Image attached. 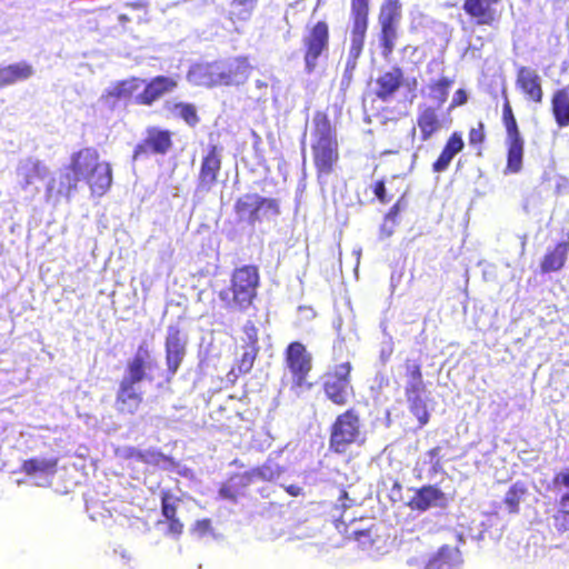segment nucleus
Returning a JSON list of instances; mask_svg holds the SVG:
<instances>
[{"instance_id":"nucleus-25","label":"nucleus","mask_w":569,"mask_h":569,"mask_svg":"<svg viewBox=\"0 0 569 569\" xmlns=\"http://www.w3.org/2000/svg\"><path fill=\"white\" fill-rule=\"evenodd\" d=\"M403 82V72L400 67H392L376 79V97L381 101L390 100Z\"/></svg>"},{"instance_id":"nucleus-55","label":"nucleus","mask_w":569,"mask_h":569,"mask_svg":"<svg viewBox=\"0 0 569 569\" xmlns=\"http://www.w3.org/2000/svg\"><path fill=\"white\" fill-rule=\"evenodd\" d=\"M126 7L133 9V10H140V9H144L147 7V3L142 2V1H133V2H127Z\"/></svg>"},{"instance_id":"nucleus-29","label":"nucleus","mask_w":569,"mask_h":569,"mask_svg":"<svg viewBox=\"0 0 569 569\" xmlns=\"http://www.w3.org/2000/svg\"><path fill=\"white\" fill-rule=\"evenodd\" d=\"M59 458H29L22 461L20 471L28 477H53L58 471Z\"/></svg>"},{"instance_id":"nucleus-10","label":"nucleus","mask_w":569,"mask_h":569,"mask_svg":"<svg viewBox=\"0 0 569 569\" xmlns=\"http://www.w3.org/2000/svg\"><path fill=\"white\" fill-rule=\"evenodd\" d=\"M233 210L239 220L246 221L250 226L280 213L277 199L261 197L258 193H246L239 197L234 202Z\"/></svg>"},{"instance_id":"nucleus-6","label":"nucleus","mask_w":569,"mask_h":569,"mask_svg":"<svg viewBox=\"0 0 569 569\" xmlns=\"http://www.w3.org/2000/svg\"><path fill=\"white\" fill-rule=\"evenodd\" d=\"M405 369V397L408 409L418 420L419 428L425 427L430 420V412L427 405L426 383L423 381L422 365L418 359H406Z\"/></svg>"},{"instance_id":"nucleus-41","label":"nucleus","mask_w":569,"mask_h":569,"mask_svg":"<svg viewBox=\"0 0 569 569\" xmlns=\"http://www.w3.org/2000/svg\"><path fill=\"white\" fill-rule=\"evenodd\" d=\"M178 501H180V499L169 490H162L160 492L161 515L164 519L178 516Z\"/></svg>"},{"instance_id":"nucleus-53","label":"nucleus","mask_w":569,"mask_h":569,"mask_svg":"<svg viewBox=\"0 0 569 569\" xmlns=\"http://www.w3.org/2000/svg\"><path fill=\"white\" fill-rule=\"evenodd\" d=\"M284 490L291 497H299V496H301L303 493L302 488L300 486H298V485L286 486Z\"/></svg>"},{"instance_id":"nucleus-49","label":"nucleus","mask_w":569,"mask_h":569,"mask_svg":"<svg viewBox=\"0 0 569 569\" xmlns=\"http://www.w3.org/2000/svg\"><path fill=\"white\" fill-rule=\"evenodd\" d=\"M467 100H468L467 92L463 89H458L455 92L453 98L451 100L450 109H455L457 107L465 104L467 102Z\"/></svg>"},{"instance_id":"nucleus-11","label":"nucleus","mask_w":569,"mask_h":569,"mask_svg":"<svg viewBox=\"0 0 569 569\" xmlns=\"http://www.w3.org/2000/svg\"><path fill=\"white\" fill-rule=\"evenodd\" d=\"M401 19L402 3L400 0H385L380 4L378 12L379 44L385 58L390 57L395 50Z\"/></svg>"},{"instance_id":"nucleus-20","label":"nucleus","mask_w":569,"mask_h":569,"mask_svg":"<svg viewBox=\"0 0 569 569\" xmlns=\"http://www.w3.org/2000/svg\"><path fill=\"white\" fill-rule=\"evenodd\" d=\"M516 87L527 101L537 104L542 102L543 89L541 78L535 69L525 66L519 67L516 71Z\"/></svg>"},{"instance_id":"nucleus-40","label":"nucleus","mask_w":569,"mask_h":569,"mask_svg":"<svg viewBox=\"0 0 569 569\" xmlns=\"http://www.w3.org/2000/svg\"><path fill=\"white\" fill-rule=\"evenodd\" d=\"M487 139L486 126L482 121H478L475 127H471L468 131L469 146L476 149L477 154H482V147Z\"/></svg>"},{"instance_id":"nucleus-17","label":"nucleus","mask_w":569,"mask_h":569,"mask_svg":"<svg viewBox=\"0 0 569 569\" xmlns=\"http://www.w3.org/2000/svg\"><path fill=\"white\" fill-rule=\"evenodd\" d=\"M168 381L179 370L187 352V338L178 326H169L164 340Z\"/></svg>"},{"instance_id":"nucleus-9","label":"nucleus","mask_w":569,"mask_h":569,"mask_svg":"<svg viewBox=\"0 0 569 569\" xmlns=\"http://www.w3.org/2000/svg\"><path fill=\"white\" fill-rule=\"evenodd\" d=\"M330 46V27L326 20H318L307 27L302 38L305 71L312 73L319 64V59L327 56Z\"/></svg>"},{"instance_id":"nucleus-51","label":"nucleus","mask_w":569,"mask_h":569,"mask_svg":"<svg viewBox=\"0 0 569 569\" xmlns=\"http://www.w3.org/2000/svg\"><path fill=\"white\" fill-rule=\"evenodd\" d=\"M401 210V199H399L386 213L387 220L395 221Z\"/></svg>"},{"instance_id":"nucleus-16","label":"nucleus","mask_w":569,"mask_h":569,"mask_svg":"<svg viewBox=\"0 0 569 569\" xmlns=\"http://www.w3.org/2000/svg\"><path fill=\"white\" fill-rule=\"evenodd\" d=\"M244 338L237 347L238 357L234 366L240 375L249 373L260 351L258 328L252 321H247L242 327Z\"/></svg>"},{"instance_id":"nucleus-47","label":"nucleus","mask_w":569,"mask_h":569,"mask_svg":"<svg viewBox=\"0 0 569 569\" xmlns=\"http://www.w3.org/2000/svg\"><path fill=\"white\" fill-rule=\"evenodd\" d=\"M426 569H449V563L442 559L441 551L435 555L426 565Z\"/></svg>"},{"instance_id":"nucleus-8","label":"nucleus","mask_w":569,"mask_h":569,"mask_svg":"<svg viewBox=\"0 0 569 569\" xmlns=\"http://www.w3.org/2000/svg\"><path fill=\"white\" fill-rule=\"evenodd\" d=\"M502 123L506 129L507 162L505 171L507 173H518L522 169L525 153V140L521 137L517 119L513 114L506 90L502 91Z\"/></svg>"},{"instance_id":"nucleus-31","label":"nucleus","mask_w":569,"mask_h":569,"mask_svg":"<svg viewBox=\"0 0 569 569\" xmlns=\"http://www.w3.org/2000/svg\"><path fill=\"white\" fill-rule=\"evenodd\" d=\"M551 113L559 128L569 126V86L557 89L550 101Z\"/></svg>"},{"instance_id":"nucleus-32","label":"nucleus","mask_w":569,"mask_h":569,"mask_svg":"<svg viewBox=\"0 0 569 569\" xmlns=\"http://www.w3.org/2000/svg\"><path fill=\"white\" fill-rule=\"evenodd\" d=\"M417 126L420 131V140L428 141L441 129V120L437 110L432 107L423 108L417 117Z\"/></svg>"},{"instance_id":"nucleus-38","label":"nucleus","mask_w":569,"mask_h":569,"mask_svg":"<svg viewBox=\"0 0 569 569\" xmlns=\"http://www.w3.org/2000/svg\"><path fill=\"white\" fill-rule=\"evenodd\" d=\"M453 84V79L449 77H440L430 82L429 90L431 98L439 104H443L448 99L449 89Z\"/></svg>"},{"instance_id":"nucleus-56","label":"nucleus","mask_w":569,"mask_h":569,"mask_svg":"<svg viewBox=\"0 0 569 569\" xmlns=\"http://www.w3.org/2000/svg\"><path fill=\"white\" fill-rule=\"evenodd\" d=\"M120 20H121V21H127V20H128V18H127L126 16H120Z\"/></svg>"},{"instance_id":"nucleus-54","label":"nucleus","mask_w":569,"mask_h":569,"mask_svg":"<svg viewBox=\"0 0 569 569\" xmlns=\"http://www.w3.org/2000/svg\"><path fill=\"white\" fill-rule=\"evenodd\" d=\"M353 538L358 541H362V537H367L369 538V541L370 542H373L372 538H371V529H366V530H358V531H355L352 533Z\"/></svg>"},{"instance_id":"nucleus-12","label":"nucleus","mask_w":569,"mask_h":569,"mask_svg":"<svg viewBox=\"0 0 569 569\" xmlns=\"http://www.w3.org/2000/svg\"><path fill=\"white\" fill-rule=\"evenodd\" d=\"M222 169V147L218 144H208L201 157L197 191L208 193L218 183Z\"/></svg>"},{"instance_id":"nucleus-43","label":"nucleus","mask_w":569,"mask_h":569,"mask_svg":"<svg viewBox=\"0 0 569 569\" xmlns=\"http://www.w3.org/2000/svg\"><path fill=\"white\" fill-rule=\"evenodd\" d=\"M167 522L166 535L176 539L180 538L184 530V525L178 516L164 519Z\"/></svg>"},{"instance_id":"nucleus-42","label":"nucleus","mask_w":569,"mask_h":569,"mask_svg":"<svg viewBox=\"0 0 569 569\" xmlns=\"http://www.w3.org/2000/svg\"><path fill=\"white\" fill-rule=\"evenodd\" d=\"M180 119L183 120L189 127H196L200 122L197 107L193 103L187 102L184 109H182Z\"/></svg>"},{"instance_id":"nucleus-45","label":"nucleus","mask_w":569,"mask_h":569,"mask_svg":"<svg viewBox=\"0 0 569 569\" xmlns=\"http://www.w3.org/2000/svg\"><path fill=\"white\" fill-rule=\"evenodd\" d=\"M186 103L187 102L183 101H166L163 104V109L173 117L181 118V112L182 109H184Z\"/></svg>"},{"instance_id":"nucleus-27","label":"nucleus","mask_w":569,"mask_h":569,"mask_svg":"<svg viewBox=\"0 0 569 569\" xmlns=\"http://www.w3.org/2000/svg\"><path fill=\"white\" fill-rule=\"evenodd\" d=\"M569 256V241H560L549 248L540 260V271L551 273L560 271Z\"/></svg>"},{"instance_id":"nucleus-21","label":"nucleus","mask_w":569,"mask_h":569,"mask_svg":"<svg viewBox=\"0 0 569 569\" xmlns=\"http://www.w3.org/2000/svg\"><path fill=\"white\" fill-rule=\"evenodd\" d=\"M151 353L148 348L143 345L138 347L134 356L128 360L126 365V375L121 379V382L138 386L141 381L149 379L148 370L151 369Z\"/></svg>"},{"instance_id":"nucleus-1","label":"nucleus","mask_w":569,"mask_h":569,"mask_svg":"<svg viewBox=\"0 0 569 569\" xmlns=\"http://www.w3.org/2000/svg\"><path fill=\"white\" fill-rule=\"evenodd\" d=\"M83 182L92 197H103L111 189L113 170L94 147H83L70 154L69 163L59 174L58 193L67 199Z\"/></svg>"},{"instance_id":"nucleus-46","label":"nucleus","mask_w":569,"mask_h":569,"mask_svg":"<svg viewBox=\"0 0 569 569\" xmlns=\"http://www.w3.org/2000/svg\"><path fill=\"white\" fill-rule=\"evenodd\" d=\"M440 452L441 448L439 446L433 447L428 450L427 455L430 457L431 463H432V470L435 472H438L442 469V463L440 460Z\"/></svg>"},{"instance_id":"nucleus-14","label":"nucleus","mask_w":569,"mask_h":569,"mask_svg":"<svg viewBox=\"0 0 569 569\" xmlns=\"http://www.w3.org/2000/svg\"><path fill=\"white\" fill-rule=\"evenodd\" d=\"M284 363L297 387H302L312 370V356L299 341L288 345L283 353Z\"/></svg>"},{"instance_id":"nucleus-28","label":"nucleus","mask_w":569,"mask_h":569,"mask_svg":"<svg viewBox=\"0 0 569 569\" xmlns=\"http://www.w3.org/2000/svg\"><path fill=\"white\" fill-rule=\"evenodd\" d=\"M463 148L465 142L462 140L461 134L459 132H452L447 139L440 154L432 163V171L437 173L446 171L449 168L456 154L461 152Z\"/></svg>"},{"instance_id":"nucleus-15","label":"nucleus","mask_w":569,"mask_h":569,"mask_svg":"<svg viewBox=\"0 0 569 569\" xmlns=\"http://www.w3.org/2000/svg\"><path fill=\"white\" fill-rule=\"evenodd\" d=\"M502 0H462V10L473 26L496 28L501 12L498 7Z\"/></svg>"},{"instance_id":"nucleus-34","label":"nucleus","mask_w":569,"mask_h":569,"mask_svg":"<svg viewBox=\"0 0 569 569\" xmlns=\"http://www.w3.org/2000/svg\"><path fill=\"white\" fill-rule=\"evenodd\" d=\"M142 82L144 80L137 77L117 81L106 90L103 97L113 100L129 99L140 88Z\"/></svg>"},{"instance_id":"nucleus-50","label":"nucleus","mask_w":569,"mask_h":569,"mask_svg":"<svg viewBox=\"0 0 569 569\" xmlns=\"http://www.w3.org/2000/svg\"><path fill=\"white\" fill-rule=\"evenodd\" d=\"M338 502L339 508L345 511L346 509L350 508L353 505V500L349 497L346 489H340L339 496H338Z\"/></svg>"},{"instance_id":"nucleus-30","label":"nucleus","mask_w":569,"mask_h":569,"mask_svg":"<svg viewBox=\"0 0 569 569\" xmlns=\"http://www.w3.org/2000/svg\"><path fill=\"white\" fill-rule=\"evenodd\" d=\"M34 73L32 64L20 61L0 68V89L26 81Z\"/></svg>"},{"instance_id":"nucleus-2","label":"nucleus","mask_w":569,"mask_h":569,"mask_svg":"<svg viewBox=\"0 0 569 569\" xmlns=\"http://www.w3.org/2000/svg\"><path fill=\"white\" fill-rule=\"evenodd\" d=\"M310 148L317 179L332 174L340 160L339 140L335 124L323 110L313 113Z\"/></svg>"},{"instance_id":"nucleus-37","label":"nucleus","mask_w":569,"mask_h":569,"mask_svg":"<svg viewBox=\"0 0 569 569\" xmlns=\"http://www.w3.org/2000/svg\"><path fill=\"white\" fill-rule=\"evenodd\" d=\"M527 493V488L521 482L513 483L506 492L503 502L509 513H518L520 510V502Z\"/></svg>"},{"instance_id":"nucleus-24","label":"nucleus","mask_w":569,"mask_h":569,"mask_svg":"<svg viewBox=\"0 0 569 569\" xmlns=\"http://www.w3.org/2000/svg\"><path fill=\"white\" fill-rule=\"evenodd\" d=\"M286 468L268 459L263 465L240 475V485L250 486L257 480L274 482L284 473Z\"/></svg>"},{"instance_id":"nucleus-36","label":"nucleus","mask_w":569,"mask_h":569,"mask_svg":"<svg viewBox=\"0 0 569 569\" xmlns=\"http://www.w3.org/2000/svg\"><path fill=\"white\" fill-rule=\"evenodd\" d=\"M552 519L557 530L569 531V491L560 496Z\"/></svg>"},{"instance_id":"nucleus-35","label":"nucleus","mask_w":569,"mask_h":569,"mask_svg":"<svg viewBox=\"0 0 569 569\" xmlns=\"http://www.w3.org/2000/svg\"><path fill=\"white\" fill-rule=\"evenodd\" d=\"M124 458L151 466H160L172 463V459L158 450H140L137 448H128Z\"/></svg>"},{"instance_id":"nucleus-18","label":"nucleus","mask_w":569,"mask_h":569,"mask_svg":"<svg viewBox=\"0 0 569 569\" xmlns=\"http://www.w3.org/2000/svg\"><path fill=\"white\" fill-rule=\"evenodd\" d=\"M222 86H240L244 83L253 67L247 56H237L226 61H219Z\"/></svg>"},{"instance_id":"nucleus-5","label":"nucleus","mask_w":569,"mask_h":569,"mask_svg":"<svg viewBox=\"0 0 569 569\" xmlns=\"http://www.w3.org/2000/svg\"><path fill=\"white\" fill-rule=\"evenodd\" d=\"M371 0H350V46L345 69V78L350 80L361 56L369 28Z\"/></svg>"},{"instance_id":"nucleus-52","label":"nucleus","mask_w":569,"mask_h":569,"mask_svg":"<svg viewBox=\"0 0 569 569\" xmlns=\"http://www.w3.org/2000/svg\"><path fill=\"white\" fill-rule=\"evenodd\" d=\"M258 0H233V3L238 4V6H249L248 9H246V17L243 19H248L251 14V11H252V8L254 6V3L257 2Z\"/></svg>"},{"instance_id":"nucleus-4","label":"nucleus","mask_w":569,"mask_h":569,"mask_svg":"<svg viewBox=\"0 0 569 569\" xmlns=\"http://www.w3.org/2000/svg\"><path fill=\"white\" fill-rule=\"evenodd\" d=\"M365 442L360 413L355 408H348L337 415L329 427V452L342 456L355 445Z\"/></svg>"},{"instance_id":"nucleus-48","label":"nucleus","mask_w":569,"mask_h":569,"mask_svg":"<svg viewBox=\"0 0 569 569\" xmlns=\"http://www.w3.org/2000/svg\"><path fill=\"white\" fill-rule=\"evenodd\" d=\"M210 530H211V520L208 518L197 520L192 527V531L197 532L199 536H203L207 532H209Z\"/></svg>"},{"instance_id":"nucleus-13","label":"nucleus","mask_w":569,"mask_h":569,"mask_svg":"<svg viewBox=\"0 0 569 569\" xmlns=\"http://www.w3.org/2000/svg\"><path fill=\"white\" fill-rule=\"evenodd\" d=\"M172 132L168 129L149 127L146 137L136 144L132 160L137 161L150 154H167L173 147Z\"/></svg>"},{"instance_id":"nucleus-26","label":"nucleus","mask_w":569,"mask_h":569,"mask_svg":"<svg viewBox=\"0 0 569 569\" xmlns=\"http://www.w3.org/2000/svg\"><path fill=\"white\" fill-rule=\"evenodd\" d=\"M446 495L436 486H423L411 498L409 506L412 510L426 511L435 506L446 505Z\"/></svg>"},{"instance_id":"nucleus-33","label":"nucleus","mask_w":569,"mask_h":569,"mask_svg":"<svg viewBox=\"0 0 569 569\" xmlns=\"http://www.w3.org/2000/svg\"><path fill=\"white\" fill-rule=\"evenodd\" d=\"M18 174L21 177L20 187L26 190L37 180L46 177L47 167L39 160L29 159L19 168Z\"/></svg>"},{"instance_id":"nucleus-22","label":"nucleus","mask_w":569,"mask_h":569,"mask_svg":"<svg viewBox=\"0 0 569 569\" xmlns=\"http://www.w3.org/2000/svg\"><path fill=\"white\" fill-rule=\"evenodd\" d=\"M143 402V393L138 386L119 382L116 408L119 413L134 415Z\"/></svg>"},{"instance_id":"nucleus-44","label":"nucleus","mask_w":569,"mask_h":569,"mask_svg":"<svg viewBox=\"0 0 569 569\" xmlns=\"http://www.w3.org/2000/svg\"><path fill=\"white\" fill-rule=\"evenodd\" d=\"M372 191L380 203H388L390 198L387 196L383 180H378L372 186Z\"/></svg>"},{"instance_id":"nucleus-19","label":"nucleus","mask_w":569,"mask_h":569,"mask_svg":"<svg viewBox=\"0 0 569 569\" xmlns=\"http://www.w3.org/2000/svg\"><path fill=\"white\" fill-rule=\"evenodd\" d=\"M143 90L137 94L136 103L140 106H152L163 96L173 92L178 87V81L169 76H156L144 81Z\"/></svg>"},{"instance_id":"nucleus-3","label":"nucleus","mask_w":569,"mask_h":569,"mask_svg":"<svg viewBox=\"0 0 569 569\" xmlns=\"http://www.w3.org/2000/svg\"><path fill=\"white\" fill-rule=\"evenodd\" d=\"M259 286V268L244 264L233 269L229 288L220 290L218 297L227 309L244 311L256 300Z\"/></svg>"},{"instance_id":"nucleus-7","label":"nucleus","mask_w":569,"mask_h":569,"mask_svg":"<svg viewBox=\"0 0 569 569\" xmlns=\"http://www.w3.org/2000/svg\"><path fill=\"white\" fill-rule=\"evenodd\" d=\"M352 365L345 361L333 366L322 375L321 388L325 397L337 407H345L355 397Z\"/></svg>"},{"instance_id":"nucleus-58","label":"nucleus","mask_w":569,"mask_h":569,"mask_svg":"<svg viewBox=\"0 0 569 569\" xmlns=\"http://www.w3.org/2000/svg\"><path fill=\"white\" fill-rule=\"evenodd\" d=\"M262 86H264V83H261L258 81V87H262Z\"/></svg>"},{"instance_id":"nucleus-23","label":"nucleus","mask_w":569,"mask_h":569,"mask_svg":"<svg viewBox=\"0 0 569 569\" xmlns=\"http://www.w3.org/2000/svg\"><path fill=\"white\" fill-rule=\"evenodd\" d=\"M188 78L197 86L212 88L222 86L219 61L201 62L192 66Z\"/></svg>"},{"instance_id":"nucleus-57","label":"nucleus","mask_w":569,"mask_h":569,"mask_svg":"<svg viewBox=\"0 0 569 569\" xmlns=\"http://www.w3.org/2000/svg\"><path fill=\"white\" fill-rule=\"evenodd\" d=\"M391 153H392L391 150H386V151L382 152V154H391Z\"/></svg>"},{"instance_id":"nucleus-39","label":"nucleus","mask_w":569,"mask_h":569,"mask_svg":"<svg viewBox=\"0 0 569 569\" xmlns=\"http://www.w3.org/2000/svg\"><path fill=\"white\" fill-rule=\"evenodd\" d=\"M240 475L236 473L232 476L228 482L222 483L219 489V496L223 499L236 502L241 495V489L247 488L248 486L240 485Z\"/></svg>"}]
</instances>
